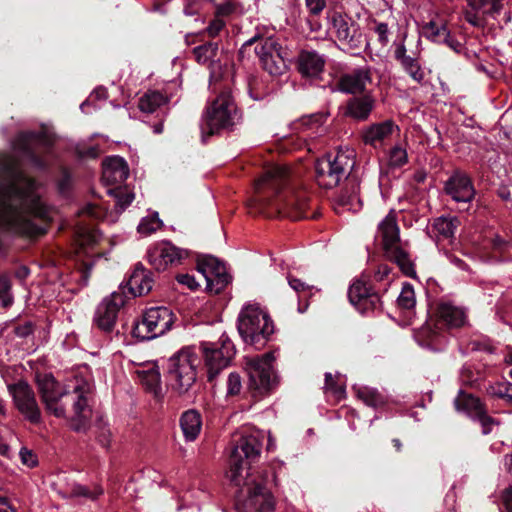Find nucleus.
Here are the masks:
<instances>
[{"label": "nucleus", "mask_w": 512, "mask_h": 512, "mask_svg": "<svg viewBox=\"0 0 512 512\" xmlns=\"http://www.w3.org/2000/svg\"><path fill=\"white\" fill-rule=\"evenodd\" d=\"M49 211L37 182L20 169L13 155H0V252L2 233L38 236L45 232Z\"/></svg>", "instance_id": "1"}, {"label": "nucleus", "mask_w": 512, "mask_h": 512, "mask_svg": "<svg viewBox=\"0 0 512 512\" xmlns=\"http://www.w3.org/2000/svg\"><path fill=\"white\" fill-rule=\"evenodd\" d=\"M263 437L257 430L243 433L229 457L226 477L234 486L241 487L236 505L244 512H272L275 509V497L266 487L267 475L252 470V464L260 456Z\"/></svg>", "instance_id": "2"}, {"label": "nucleus", "mask_w": 512, "mask_h": 512, "mask_svg": "<svg viewBox=\"0 0 512 512\" xmlns=\"http://www.w3.org/2000/svg\"><path fill=\"white\" fill-rule=\"evenodd\" d=\"M38 390L46 410L56 417L66 416V403L72 405L71 427L77 432L87 429L92 415L94 384L87 370L72 373L61 386L51 374L37 378Z\"/></svg>", "instance_id": "3"}, {"label": "nucleus", "mask_w": 512, "mask_h": 512, "mask_svg": "<svg viewBox=\"0 0 512 512\" xmlns=\"http://www.w3.org/2000/svg\"><path fill=\"white\" fill-rule=\"evenodd\" d=\"M289 178L286 166L275 164L267 167L255 183L256 201L262 208L271 207L294 220L306 218L307 193L288 187Z\"/></svg>", "instance_id": "4"}, {"label": "nucleus", "mask_w": 512, "mask_h": 512, "mask_svg": "<svg viewBox=\"0 0 512 512\" xmlns=\"http://www.w3.org/2000/svg\"><path fill=\"white\" fill-rule=\"evenodd\" d=\"M466 311L451 303H441L434 317H431L415 332L418 344L432 351H441L448 342V331L467 324Z\"/></svg>", "instance_id": "5"}, {"label": "nucleus", "mask_w": 512, "mask_h": 512, "mask_svg": "<svg viewBox=\"0 0 512 512\" xmlns=\"http://www.w3.org/2000/svg\"><path fill=\"white\" fill-rule=\"evenodd\" d=\"M237 327L243 340L256 348L263 347L274 333L268 312L256 302H248L242 307Z\"/></svg>", "instance_id": "6"}, {"label": "nucleus", "mask_w": 512, "mask_h": 512, "mask_svg": "<svg viewBox=\"0 0 512 512\" xmlns=\"http://www.w3.org/2000/svg\"><path fill=\"white\" fill-rule=\"evenodd\" d=\"M199 357L192 347L182 348L167 361L166 380L172 391L178 395L186 394L197 380Z\"/></svg>", "instance_id": "7"}, {"label": "nucleus", "mask_w": 512, "mask_h": 512, "mask_svg": "<svg viewBox=\"0 0 512 512\" xmlns=\"http://www.w3.org/2000/svg\"><path fill=\"white\" fill-rule=\"evenodd\" d=\"M212 90L214 91L213 88ZM218 90L220 91L217 97L208 104L202 116L201 130L203 134L212 135L221 129L231 128L240 119L230 91L226 87L217 85L215 92Z\"/></svg>", "instance_id": "8"}, {"label": "nucleus", "mask_w": 512, "mask_h": 512, "mask_svg": "<svg viewBox=\"0 0 512 512\" xmlns=\"http://www.w3.org/2000/svg\"><path fill=\"white\" fill-rule=\"evenodd\" d=\"M354 165L355 151L350 148L339 149L317 160L315 165L316 180L321 187L333 188L341 180H348Z\"/></svg>", "instance_id": "9"}, {"label": "nucleus", "mask_w": 512, "mask_h": 512, "mask_svg": "<svg viewBox=\"0 0 512 512\" xmlns=\"http://www.w3.org/2000/svg\"><path fill=\"white\" fill-rule=\"evenodd\" d=\"M377 237L381 239L385 257L397 264L406 276H414V265L400 244L399 228L394 214L389 213L379 223Z\"/></svg>", "instance_id": "10"}, {"label": "nucleus", "mask_w": 512, "mask_h": 512, "mask_svg": "<svg viewBox=\"0 0 512 512\" xmlns=\"http://www.w3.org/2000/svg\"><path fill=\"white\" fill-rule=\"evenodd\" d=\"M128 175L129 169L123 158L111 156L104 160L102 181L107 186H115L114 188H109L107 193L114 198V205L118 212L124 211L134 199V194L122 186Z\"/></svg>", "instance_id": "11"}, {"label": "nucleus", "mask_w": 512, "mask_h": 512, "mask_svg": "<svg viewBox=\"0 0 512 512\" xmlns=\"http://www.w3.org/2000/svg\"><path fill=\"white\" fill-rule=\"evenodd\" d=\"M53 139L46 132H23L20 133L13 143L14 152L26 159L32 166L42 169L46 161L42 152L48 151Z\"/></svg>", "instance_id": "12"}, {"label": "nucleus", "mask_w": 512, "mask_h": 512, "mask_svg": "<svg viewBox=\"0 0 512 512\" xmlns=\"http://www.w3.org/2000/svg\"><path fill=\"white\" fill-rule=\"evenodd\" d=\"M274 353L269 352L247 361L249 376L248 389L253 397L263 396L269 392L274 383Z\"/></svg>", "instance_id": "13"}, {"label": "nucleus", "mask_w": 512, "mask_h": 512, "mask_svg": "<svg viewBox=\"0 0 512 512\" xmlns=\"http://www.w3.org/2000/svg\"><path fill=\"white\" fill-rule=\"evenodd\" d=\"M174 322L173 313L166 307H152L146 310L140 322L132 330L134 337L151 340L170 330Z\"/></svg>", "instance_id": "14"}, {"label": "nucleus", "mask_w": 512, "mask_h": 512, "mask_svg": "<svg viewBox=\"0 0 512 512\" xmlns=\"http://www.w3.org/2000/svg\"><path fill=\"white\" fill-rule=\"evenodd\" d=\"M253 43H256L255 52L259 57L262 67L270 75L277 76L286 71V52L275 38L267 37L259 40L251 38L245 45H251Z\"/></svg>", "instance_id": "15"}, {"label": "nucleus", "mask_w": 512, "mask_h": 512, "mask_svg": "<svg viewBox=\"0 0 512 512\" xmlns=\"http://www.w3.org/2000/svg\"><path fill=\"white\" fill-rule=\"evenodd\" d=\"M205 364L208 370V380L212 382L218 373L228 366L234 355V346L228 338L218 343L205 342L202 344Z\"/></svg>", "instance_id": "16"}, {"label": "nucleus", "mask_w": 512, "mask_h": 512, "mask_svg": "<svg viewBox=\"0 0 512 512\" xmlns=\"http://www.w3.org/2000/svg\"><path fill=\"white\" fill-rule=\"evenodd\" d=\"M197 268L211 292H221L230 281L225 265L214 256L205 255L198 258Z\"/></svg>", "instance_id": "17"}, {"label": "nucleus", "mask_w": 512, "mask_h": 512, "mask_svg": "<svg viewBox=\"0 0 512 512\" xmlns=\"http://www.w3.org/2000/svg\"><path fill=\"white\" fill-rule=\"evenodd\" d=\"M8 391L19 412L30 422L38 423L41 419V412L33 389L26 382L20 381L9 385Z\"/></svg>", "instance_id": "18"}, {"label": "nucleus", "mask_w": 512, "mask_h": 512, "mask_svg": "<svg viewBox=\"0 0 512 512\" xmlns=\"http://www.w3.org/2000/svg\"><path fill=\"white\" fill-rule=\"evenodd\" d=\"M330 31L343 45L359 48L362 44V34L358 24L348 15L334 12L329 17Z\"/></svg>", "instance_id": "19"}, {"label": "nucleus", "mask_w": 512, "mask_h": 512, "mask_svg": "<svg viewBox=\"0 0 512 512\" xmlns=\"http://www.w3.org/2000/svg\"><path fill=\"white\" fill-rule=\"evenodd\" d=\"M187 257V250L178 248L168 241L157 243L148 252L149 263L158 271L178 265Z\"/></svg>", "instance_id": "20"}, {"label": "nucleus", "mask_w": 512, "mask_h": 512, "mask_svg": "<svg viewBox=\"0 0 512 512\" xmlns=\"http://www.w3.org/2000/svg\"><path fill=\"white\" fill-rule=\"evenodd\" d=\"M124 304L122 293L114 292L97 307L94 322L104 332H111L115 326L120 307Z\"/></svg>", "instance_id": "21"}, {"label": "nucleus", "mask_w": 512, "mask_h": 512, "mask_svg": "<svg viewBox=\"0 0 512 512\" xmlns=\"http://www.w3.org/2000/svg\"><path fill=\"white\" fill-rule=\"evenodd\" d=\"M455 406L457 410L476 418L482 426L483 434H488L495 424L494 419L486 414L480 400L471 394L461 391L455 399Z\"/></svg>", "instance_id": "22"}, {"label": "nucleus", "mask_w": 512, "mask_h": 512, "mask_svg": "<svg viewBox=\"0 0 512 512\" xmlns=\"http://www.w3.org/2000/svg\"><path fill=\"white\" fill-rule=\"evenodd\" d=\"M504 0H467L468 9L465 19L471 25L480 27L484 25L485 16H494L502 9Z\"/></svg>", "instance_id": "23"}, {"label": "nucleus", "mask_w": 512, "mask_h": 512, "mask_svg": "<svg viewBox=\"0 0 512 512\" xmlns=\"http://www.w3.org/2000/svg\"><path fill=\"white\" fill-rule=\"evenodd\" d=\"M348 297L353 306L361 313L374 310L380 304V296L373 292L363 281H355L349 288Z\"/></svg>", "instance_id": "24"}, {"label": "nucleus", "mask_w": 512, "mask_h": 512, "mask_svg": "<svg viewBox=\"0 0 512 512\" xmlns=\"http://www.w3.org/2000/svg\"><path fill=\"white\" fill-rule=\"evenodd\" d=\"M446 193L456 202L468 203L475 195L471 179L463 172H455L445 183Z\"/></svg>", "instance_id": "25"}, {"label": "nucleus", "mask_w": 512, "mask_h": 512, "mask_svg": "<svg viewBox=\"0 0 512 512\" xmlns=\"http://www.w3.org/2000/svg\"><path fill=\"white\" fill-rule=\"evenodd\" d=\"M218 52V44L216 42H208L204 45L194 48L193 54L198 63L208 65L211 68L210 80L211 88L217 89V83L221 79V66L215 62Z\"/></svg>", "instance_id": "26"}, {"label": "nucleus", "mask_w": 512, "mask_h": 512, "mask_svg": "<svg viewBox=\"0 0 512 512\" xmlns=\"http://www.w3.org/2000/svg\"><path fill=\"white\" fill-rule=\"evenodd\" d=\"M325 58L314 50H302L297 59L300 74L307 78L318 77L325 66Z\"/></svg>", "instance_id": "27"}, {"label": "nucleus", "mask_w": 512, "mask_h": 512, "mask_svg": "<svg viewBox=\"0 0 512 512\" xmlns=\"http://www.w3.org/2000/svg\"><path fill=\"white\" fill-rule=\"evenodd\" d=\"M371 83L370 72L366 68H359L345 73L339 80L341 91L350 94L361 93Z\"/></svg>", "instance_id": "28"}, {"label": "nucleus", "mask_w": 512, "mask_h": 512, "mask_svg": "<svg viewBox=\"0 0 512 512\" xmlns=\"http://www.w3.org/2000/svg\"><path fill=\"white\" fill-rule=\"evenodd\" d=\"M359 192L360 186L357 177L350 176L344 190L338 196V205L344 210L359 211L362 207Z\"/></svg>", "instance_id": "29"}, {"label": "nucleus", "mask_w": 512, "mask_h": 512, "mask_svg": "<svg viewBox=\"0 0 512 512\" xmlns=\"http://www.w3.org/2000/svg\"><path fill=\"white\" fill-rule=\"evenodd\" d=\"M154 280L152 273L138 264L128 279V287L134 296H142L152 290Z\"/></svg>", "instance_id": "30"}, {"label": "nucleus", "mask_w": 512, "mask_h": 512, "mask_svg": "<svg viewBox=\"0 0 512 512\" xmlns=\"http://www.w3.org/2000/svg\"><path fill=\"white\" fill-rule=\"evenodd\" d=\"M393 128L394 123L390 120L373 124L363 131V141L365 144L378 147L392 134Z\"/></svg>", "instance_id": "31"}, {"label": "nucleus", "mask_w": 512, "mask_h": 512, "mask_svg": "<svg viewBox=\"0 0 512 512\" xmlns=\"http://www.w3.org/2000/svg\"><path fill=\"white\" fill-rule=\"evenodd\" d=\"M180 427L186 441H194L202 429L201 414L190 409L185 411L180 417Z\"/></svg>", "instance_id": "32"}, {"label": "nucleus", "mask_w": 512, "mask_h": 512, "mask_svg": "<svg viewBox=\"0 0 512 512\" xmlns=\"http://www.w3.org/2000/svg\"><path fill=\"white\" fill-rule=\"evenodd\" d=\"M374 102L370 95L353 97L347 102L346 114L357 120H366L374 107Z\"/></svg>", "instance_id": "33"}, {"label": "nucleus", "mask_w": 512, "mask_h": 512, "mask_svg": "<svg viewBox=\"0 0 512 512\" xmlns=\"http://www.w3.org/2000/svg\"><path fill=\"white\" fill-rule=\"evenodd\" d=\"M76 242L79 247V251L87 253V249L93 247L100 239V234L91 225L84 223H78L76 228Z\"/></svg>", "instance_id": "34"}, {"label": "nucleus", "mask_w": 512, "mask_h": 512, "mask_svg": "<svg viewBox=\"0 0 512 512\" xmlns=\"http://www.w3.org/2000/svg\"><path fill=\"white\" fill-rule=\"evenodd\" d=\"M459 225V220L456 217H439L434 220L432 229L438 237L437 243L442 239L450 240Z\"/></svg>", "instance_id": "35"}, {"label": "nucleus", "mask_w": 512, "mask_h": 512, "mask_svg": "<svg viewBox=\"0 0 512 512\" xmlns=\"http://www.w3.org/2000/svg\"><path fill=\"white\" fill-rule=\"evenodd\" d=\"M140 380L145 389L153 394L156 399L162 398L161 375L158 370L150 369L142 371L140 373Z\"/></svg>", "instance_id": "36"}, {"label": "nucleus", "mask_w": 512, "mask_h": 512, "mask_svg": "<svg viewBox=\"0 0 512 512\" xmlns=\"http://www.w3.org/2000/svg\"><path fill=\"white\" fill-rule=\"evenodd\" d=\"M166 102V98L157 91L144 94L139 100V108L146 113H153L158 107Z\"/></svg>", "instance_id": "37"}, {"label": "nucleus", "mask_w": 512, "mask_h": 512, "mask_svg": "<svg viewBox=\"0 0 512 512\" xmlns=\"http://www.w3.org/2000/svg\"><path fill=\"white\" fill-rule=\"evenodd\" d=\"M356 393L358 398L368 406L378 407L385 403V397L374 388L360 387Z\"/></svg>", "instance_id": "38"}, {"label": "nucleus", "mask_w": 512, "mask_h": 512, "mask_svg": "<svg viewBox=\"0 0 512 512\" xmlns=\"http://www.w3.org/2000/svg\"><path fill=\"white\" fill-rule=\"evenodd\" d=\"M488 395L505 401L508 405H512V383L499 382L491 384L487 387Z\"/></svg>", "instance_id": "39"}, {"label": "nucleus", "mask_w": 512, "mask_h": 512, "mask_svg": "<svg viewBox=\"0 0 512 512\" xmlns=\"http://www.w3.org/2000/svg\"><path fill=\"white\" fill-rule=\"evenodd\" d=\"M423 33L433 42L441 43L443 40H447L448 29L445 25L438 26L434 22H430L423 28Z\"/></svg>", "instance_id": "40"}, {"label": "nucleus", "mask_w": 512, "mask_h": 512, "mask_svg": "<svg viewBox=\"0 0 512 512\" xmlns=\"http://www.w3.org/2000/svg\"><path fill=\"white\" fill-rule=\"evenodd\" d=\"M398 306L402 309L410 310L416 304L415 292L413 286L404 284L402 290L397 298Z\"/></svg>", "instance_id": "41"}, {"label": "nucleus", "mask_w": 512, "mask_h": 512, "mask_svg": "<svg viewBox=\"0 0 512 512\" xmlns=\"http://www.w3.org/2000/svg\"><path fill=\"white\" fill-rule=\"evenodd\" d=\"M404 70L410 75V77L416 81L421 82L424 78V72L421 69L418 61L414 57L404 58L401 62Z\"/></svg>", "instance_id": "42"}, {"label": "nucleus", "mask_w": 512, "mask_h": 512, "mask_svg": "<svg viewBox=\"0 0 512 512\" xmlns=\"http://www.w3.org/2000/svg\"><path fill=\"white\" fill-rule=\"evenodd\" d=\"M162 226V221L159 219L157 213H153L141 220L138 225V231L141 234H151L157 231Z\"/></svg>", "instance_id": "43"}, {"label": "nucleus", "mask_w": 512, "mask_h": 512, "mask_svg": "<svg viewBox=\"0 0 512 512\" xmlns=\"http://www.w3.org/2000/svg\"><path fill=\"white\" fill-rule=\"evenodd\" d=\"M215 8V14L222 19L223 17L242 12V7L234 0H227L223 3L215 4Z\"/></svg>", "instance_id": "44"}, {"label": "nucleus", "mask_w": 512, "mask_h": 512, "mask_svg": "<svg viewBox=\"0 0 512 512\" xmlns=\"http://www.w3.org/2000/svg\"><path fill=\"white\" fill-rule=\"evenodd\" d=\"M11 282L7 275H0V305L8 307L13 302V297L10 293Z\"/></svg>", "instance_id": "45"}, {"label": "nucleus", "mask_w": 512, "mask_h": 512, "mask_svg": "<svg viewBox=\"0 0 512 512\" xmlns=\"http://www.w3.org/2000/svg\"><path fill=\"white\" fill-rule=\"evenodd\" d=\"M242 379L238 373H230L226 382V396L234 397L242 391Z\"/></svg>", "instance_id": "46"}, {"label": "nucleus", "mask_w": 512, "mask_h": 512, "mask_svg": "<svg viewBox=\"0 0 512 512\" xmlns=\"http://www.w3.org/2000/svg\"><path fill=\"white\" fill-rule=\"evenodd\" d=\"M106 216L107 213L104 211V209L94 204H89L80 211V217L83 218L87 217L96 220L104 218Z\"/></svg>", "instance_id": "47"}, {"label": "nucleus", "mask_w": 512, "mask_h": 512, "mask_svg": "<svg viewBox=\"0 0 512 512\" xmlns=\"http://www.w3.org/2000/svg\"><path fill=\"white\" fill-rule=\"evenodd\" d=\"M374 32L377 35L378 41L382 46H386L389 42V28L384 22L373 20Z\"/></svg>", "instance_id": "48"}, {"label": "nucleus", "mask_w": 512, "mask_h": 512, "mask_svg": "<svg viewBox=\"0 0 512 512\" xmlns=\"http://www.w3.org/2000/svg\"><path fill=\"white\" fill-rule=\"evenodd\" d=\"M407 161V153L401 147H394L389 155V163L391 166H402Z\"/></svg>", "instance_id": "49"}, {"label": "nucleus", "mask_w": 512, "mask_h": 512, "mask_svg": "<svg viewBox=\"0 0 512 512\" xmlns=\"http://www.w3.org/2000/svg\"><path fill=\"white\" fill-rule=\"evenodd\" d=\"M325 389L332 392L337 398H341L345 392L342 384H336L331 373L325 374Z\"/></svg>", "instance_id": "50"}, {"label": "nucleus", "mask_w": 512, "mask_h": 512, "mask_svg": "<svg viewBox=\"0 0 512 512\" xmlns=\"http://www.w3.org/2000/svg\"><path fill=\"white\" fill-rule=\"evenodd\" d=\"M225 21L215 14L214 19L209 23L206 32L209 37H216L224 29Z\"/></svg>", "instance_id": "51"}, {"label": "nucleus", "mask_w": 512, "mask_h": 512, "mask_svg": "<svg viewBox=\"0 0 512 512\" xmlns=\"http://www.w3.org/2000/svg\"><path fill=\"white\" fill-rule=\"evenodd\" d=\"M305 5L309 13L313 16H318L326 7L325 0H305Z\"/></svg>", "instance_id": "52"}, {"label": "nucleus", "mask_w": 512, "mask_h": 512, "mask_svg": "<svg viewBox=\"0 0 512 512\" xmlns=\"http://www.w3.org/2000/svg\"><path fill=\"white\" fill-rule=\"evenodd\" d=\"M287 280H288L289 286L297 293L306 292L311 288L310 286H308L306 283H304L300 279H297L291 275L287 276Z\"/></svg>", "instance_id": "53"}, {"label": "nucleus", "mask_w": 512, "mask_h": 512, "mask_svg": "<svg viewBox=\"0 0 512 512\" xmlns=\"http://www.w3.org/2000/svg\"><path fill=\"white\" fill-rule=\"evenodd\" d=\"M111 435L112 434L109 427L105 425L101 426L97 434L99 443L104 447H108L110 445Z\"/></svg>", "instance_id": "54"}, {"label": "nucleus", "mask_w": 512, "mask_h": 512, "mask_svg": "<svg viewBox=\"0 0 512 512\" xmlns=\"http://www.w3.org/2000/svg\"><path fill=\"white\" fill-rule=\"evenodd\" d=\"M178 283L187 286L191 290H196L199 287V283L195 280L192 275L179 274L177 276Z\"/></svg>", "instance_id": "55"}, {"label": "nucleus", "mask_w": 512, "mask_h": 512, "mask_svg": "<svg viewBox=\"0 0 512 512\" xmlns=\"http://www.w3.org/2000/svg\"><path fill=\"white\" fill-rule=\"evenodd\" d=\"M461 380L463 383L473 386L477 383L478 377L474 375L470 367L465 366L461 370Z\"/></svg>", "instance_id": "56"}, {"label": "nucleus", "mask_w": 512, "mask_h": 512, "mask_svg": "<svg viewBox=\"0 0 512 512\" xmlns=\"http://www.w3.org/2000/svg\"><path fill=\"white\" fill-rule=\"evenodd\" d=\"M73 493L77 496H85L91 499H96L100 494H102V489H97L94 492H90L86 487L77 485L74 487Z\"/></svg>", "instance_id": "57"}, {"label": "nucleus", "mask_w": 512, "mask_h": 512, "mask_svg": "<svg viewBox=\"0 0 512 512\" xmlns=\"http://www.w3.org/2000/svg\"><path fill=\"white\" fill-rule=\"evenodd\" d=\"M325 115L324 114H312L307 117H303L300 120V124L304 126H312V125H320L324 122Z\"/></svg>", "instance_id": "58"}, {"label": "nucleus", "mask_w": 512, "mask_h": 512, "mask_svg": "<svg viewBox=\"0 0 512 512\" xmlns=\"http://www.w3.org/2000/svg\"><path fill=\"white\" fill-rule=\"evenodd\" d=\"M502 505L506 512H512V486L507 487L503 491Z\"/></svg>", "instance_id": "59"}, {"label": "nucleus", "mask_w": 512, "mask_h": 512, "mask_svg": "<svg viewBox=\"0 0 512 512\" xmlns=\"http://www.w3.org/2000/svg\"><path fill=\"white\" fill-rule=\"evenodd\" d=\"M93 98H96V99H101V98H106V90L105 89H97L95 90L91 96H90V99L84 103L81 104L80 108L81 110L84 112V113H89L90 111L88 110V107L90 106V101L93 99Z\"/></svg>", "instance_id": "60"}, {"label": "nucleus", "mask_w": 512, "mask_h": 512, "mask_svg": "<svg viewBox=\"0 0 512 512\" xmlns=\"http://www.w3.org/2000/svg\"><path fill=\"white\" fill-rule=\"evenodd\" d=\"M391 268L387 264H381L378 266L375 272V279L377 281H383L389 278Z\"/></svg>", "instance_id": "61"}, {"label": "nucleus", "mask_w": 512, "mask_h": 512, "mask_svg": "<svg viewBox=\"0 0 512 512\" xmlns=\"http://www.w3.org/2000/svg\"><path fill=\"white\" fill-rule=\"evenodd\" d=\"M20 457H21L22 462L24 464H26L27 466L32 467L36 463L33 454L30 451L26 450V449H22L20 451Z\"/></svg>", "instance_id": "62"}, {"label": "nucleus", "mask_w": 512, "mask_h": 512, "mask_svg": "<svg viewBox=\"0 0 512 512\" xmlns=\"http://www.w3.org/2000/svg\"><path fill=\"white\" fill-rule=\"evenodd\" d=\"M492 245H493L494 249L499 250V251H504L509 246V243L507 241H505L503 238H501L500 236L496 235L492 239Z\"/></svg>", "instance_id": "63"}, {"label": "nucleus", "mask_w": 512, "mask_h": 512, "mask_svg": "<svg viewBox=\"0 0 512 512\" xmlns=\"http://www.w3.org/2000/svg\"><path fill=\"white\" fill-rule=\"evenodd\" d=\"M441 43L446 44L449 48L456 52H458L461 48V44L450 35L449 31L447 40H443Z\"/></svg>", "instance_id": "64"}]
</instances>
